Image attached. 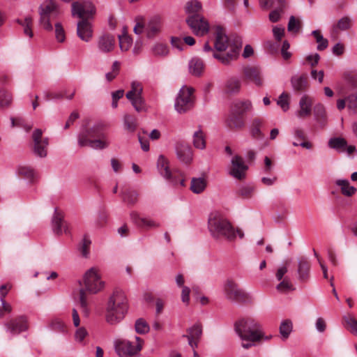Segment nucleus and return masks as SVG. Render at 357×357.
<instances>
[{"mask_svg": "<svg viewBox=\"0 0 357 357\" xmlns=\"http://www.w3.org/2000/svg\"><path fill=\"white\" fill-rule=\"evenodd\" d=\"M310 264L307 258L301 257L298 259L296 269L298 280L300 282H306L310 278Z\"/></svg>", "mask_w": 357, "mask_h": 357, "instance_id": "26", "label": "nucleus"}, {"mask_svg": "<svg viewBox=\"0 0 357 357\" xmlns=\"http://www.w3.org/2000/svg\"><path fill=\"white\" fill-rule=\"evenodd\" d=\"M301 26V22L299 20L296 19L294 16H291L288 23V31L290 32L297 33Z\"/></svg>", "mask_w": 357, "mask_h": 357, "instance_id": "53", "label": "nucleus"}, {"mask_svg": "<svg viewBox=\"0 0 357 357\" xmlns=\"http://www.w3.org/2000/svg\"><path fill=\"white\" fill-rule=\"evenodd\" d=\"M89 248V240L86 235L84 236L82 242L77 247L78 251L80 252L82 257L86 258L88 257V252Z\"/></svg>", "mask_w": 357, "mask_h": 357, "instance_id": "52", "label": "nucleus"}, {"mask_svg": "<svg viewBox=\"0 0 357 357\" xmlns=\"http://www.w3.org/2000/svg\"><path fill=\"white\" fill-rule=\"evenodd\" d=\"M17 22L23 26L25 35L29 36L30 38L33 37V34L31 30L33 20L31 17H26L24 21L17 20Z\"/></svg>", "mask_w": 357, "mask_h": 357, "instance_id": "47", "label": "nucleus"}, {"mask_svg": "<svg viewBox=\"0 0 357 357\" xmlns=\"http://www.w3.org/2000/svg\"><path fill=\"white\" fill-rule=\"evenodd\" d=\"M241 87V81L238 78L231 77L225 84V91L229 94L237 93L240 91Z\"/></svg>", "mask_w": 357, "mask_h": 357, "instance_id": "36", "label": "nucleus"}, {"mask_svg": "<svg viewBox=\"0 0 357 357\" xmlns=\"http://www.w3.org/2000/svg\"><path fill=\"white\" fill-rule=\"evenodd\" d=\"M78 144L80 147L87 146L89 144V130L88 122H85L79 131L77 137Z\"/></svg>", "mask_w": 357, "mask_h": 357, "instance_id": "35", "label": "nucleus"}, {"mask_svg": "<svg viewBox=\"0 0 357 357\" xmlns=\"http://www.w3.org/2000/svg\"><path fill=\"white\" fill-rule=\"evenodd\" d=\"M289 47H290L289 43L287 40L283 42L282 49H281V54H282L283 59L285 60L289 59L291 56V54L288 51L289 49Z\"/></svg>", "mask_w": 357, "mask_h": 357, "instance_id": "61", "label": "nucleus"}, {"mask_svg": "<svg viewBox=\"0 0 357 357\" xmlns=\"http://www.w3.org/2000/svg\"><path fill=\"white\" fill-rule=\"evenodd\" d=\"M151 53L155 56L165 57L169 54V49L166 44L157 43L154 44L151 49Z\"/></svg>", "mask_w": 357, "mask_h": 357, "instance_id": "38", "label": "nucleus"}, {"mask_svg": "<svg viewBox=\"0 0 357 357\" xmlns=\"http://www.w3.org/2000/svg\"><path fill=\"white\" fill-rule=\"evenodd\" d=\"M315 327L318 332L324 333L326 328L325 320L321 317L318 318L315 323Z\"/></svg>", "mask_w": 357, "mask_h": 357, "instance_id": "64", "label": "nucleus"}, {"mask_svg": "<svg viewBox=\"0 0 357 357\" xmlns=\"http://www.w3.org/2000/svg\"><path fill=\"white\" fill-rule=\"evenodd\" d=\"M235 331L243 341L242 347L249 349L255 342L261 340H269L272 336L265 335L261 324L252 318L243 319L235 324Z\"/></svg>", "mask_w": 357, "mask_h": 357, "instance_id": "2", "label": "nucleus"}, {"mask_svg": "<svg viewBox=\"0 0 357 357\" xmlns=\"http://www.w3.org/2000/svg\"><path fill=\"white\" fill-rule=\"evenodd\" d=\"M207 185V181L204 177L192 178L190 183V190L195 194H200L204 191Z\"/></svg>", "mask_w": 357, "mask_h": 357, "instance_id": "33", "label": "nucleus"}, {"mask_svg": "<svg viewBox=\"0 0 357 357\" xmlns=\"http://www.w3.org/2000/svg\"><path fill=\"white\" fill-rule=\"evenodd\" d=\"M128 310V301L125 292L121 289H114L106 303V321L110 325L120 323L124 319Z\"/></svg>", "mask_w": 357, "mask_h": 357, "instance_id": "3", "label": "nucleus"}, {"mask_svg": "<svg viewBox=\"0 0 357 357\" xmlns=\"http://www.w3.org/2000/svg\"><path fill=\"white\" fill-rule=\"evenodd\" d=\"M208 229L213 237L219 238L225 237L233 240L236 234L243 238L244 233L240 229H234L230 223L218 212L211 213L208 218Z\"/></svg>", "mask_w": 357, "mask_h": 357, "instance_id": "5", "label": "nucleus"}, {"mask_svg": "<svg viewBox=\"0 0 357 357\" xmlns=\"http://www.w3.org/2000/svg\"><path fill=\"white\" fill-rule=\"evenodd\" d=\"M52 223L53 231L56 234L61 235L63 233H70V229L68 222L64 221L63 214L58 211L56 208L55 209Z\"/></svg>", "mask_w": 357, "mask_h": 357, "instance_id": "20", "label": "nucleus"}, {"mask_svg": "<svg viewBox=\"0 0 357 357\" xmlns=\"http://www.w3.org/2000/svg\"><path fill=\"white\" fill-rule=\"evenodd\" d=\"M204 61L200 58L193 57L189 61V72L194 76H200L204 72Z\"/></svg>", "mask_w": 357, "mask_h": 357, "instance_id": "30", "label": "nucleus"}, {"mask_svg": "<svg viewBox=\"0 0 357 357\" xmlns=\"http://www.w3.org/2000/svg\"><path fill=\"white\" fill-rule=\"evenodd\" d=\"M12 100L11 94L7 91L0 89V109L8 107L11 105Z\"/></svg>", "mask_w": 357, "mask_h": 357, "instance_id": "44", "label": "nucleus"}, {"mask_svg": "<svg viewBox=\"0 0 357 357\" xmlns=\"http://www.w3.org/2000/svg\"><path fill=\"white\" fill-rule=\"evenodd\" d=\"M214 34L213 45L217 52H213V58L224 65H229L238 58L241 45L238 43H231L225 30L220 26L216 28Z\"/></svg>", "mask_w": 357, "mask_h": 357, "instance_id": "1", "label": "nucleus"}, {"mask_svg": "<svg viewBox=\"0 0 357 357\" xmlns=\"http://www.w3.org/2000/svg\"><path fill=\"white\" fill-rule=\"evenodd\" d=\"M273 33L278 41H280L284 33V29L280 26H274Z\"/></svg>", "mask_w": 357, "mask_h": 357, "instance_id": "63", "label": "nucleus"}, {"mask_svg": "<svg viewBox=\"0 0 357 357\" xmlns=\"http://www.w3.org/2000/svg\"><path fill=\"white\" fill-rule=\"evenodd\" d=\"M194 89L183 86L176 98L174 108L179 114H183L191 109L194 105Z\"/></svg>", "mask_w": 357, "mask_h": 357, "instance_id": "9", "label": "nucleus"}, {"mask_svg": "<svg viewBox=\"0 0 357 357\" xmlns=\"http://www.w3.org/2000/svg\"><path fill=\"white\" fill-rule=\"evenodd\" d=\"M115 46L114 37L109 33L101 35L98 40V47L102 52H109L113 50Z\"/></svg>", "mask_w": 357, "mask_h": 357, "instance_id": "28", "label": "nucleus"}, {"mask_svg": "<svg viewBox=\"0 0 357 357\" xmlns=\"http://www.w3.org/2000/svg\"><path fill=\"white\" fill-rule=\"evenodd\" d=\"M280 334L282 340H287L293 330V323L290 319L283 320L280 325Z\"/></svg>", "mask_w": 357, "mask_h": 357, "instance_id": "37", "label": "nucleus"}, {"mask_svg": "<svg viewBox=\"0 0 357 357\" xmlns=\"http://www.w3.org/2000/svg\"><path fill=\"white\" fill-rule=\"evenodd\" d=\"M263 119L259 117H255L251 120L250 125V132L252 137L255 139H261L263 137V133L261 127L263 125Z\"/></svg>", "mask_w": 357, "mask_h": 357, "instance_id": "31", "label": "nucleus"}, {"mask_svg": "<svg viewBox=\"0 0 357 357\" xmlns=\"http://www.w3.org/2000/svg\"><path fill=\"white\" fill-rule=\"evenodd\" d=\"M123 125L127 131L134 132L137 128V120L133 116L125 114L123 116Z\"/></svg>", "mask_w": 357, "mask_h": 357, "instance_id": "39", "label": "nucleus"}, {"mask_svg": "<svg viewBox=\"0 0 357 357\" xmlns=\"http://www.w3.org/2000/svg\"><path fill=\"white\" fill-rule=\"evenodd\" d=\"M315 118L321 123H325L327 120V114L325 107L321 103L317 104L314 107Z\"/></svg>", "mask_w": 357, "mask_h": 357, "instance_id": "40", "label": "nucleus"}, {"mask_svg": "<svg viewBox=\"0 0 357 357\" xmlns=\"http://www.w3.org/2000/svg\"><path fill=\"white\" fill-rule=\"evenodd\" d=\"M130 218L133 223L139 228L151 229L159 228L161 226L157 220L149 216H141L136 212H132Z\"/></svg>", "mask_w": 357, "mask_h": 357, "instance_id": "19", "label": "nucleus"}, {"mask_svg": "<svg viewBox=\"0 0 357 357\" xmlns=\"http://www.w3.org/2000/svg\"><path fill=\"white\" fill-rule=\"evenodd\" d=\"M142 91L143 88L141 83L135 81L131 83V89L126 93V98L130 101L137 112H142L144 109Z\"/></svg>", "mask_w": 357, "mask_h": 357, "instance_id": "11", "label": "nucleus"}, {"mask_svg": "<svg viewBox=\"0 0 357 357\" xmlns=\"http://www.w3.org/2000/svg\"><path fill=\"white\" fill-rule=\"evenodd\" d=\"M312 98L307 95H303L299 100V109L296 112L298 118L303 119L310 115L312 106Z\"/></svg>", "mask_w": 357, "mask_h": 357, "instance_id": "27", "label": "nucleus"}, {"mask_svg": "<svg viewBox=\"0 0 357 357\" xmlns=\"http://www.w3.org/2000/svg\"><path fill=\"white\" fill-rule=\"evenodd\" d=\"M135 330L139 334H146L150 331V326L144 319H138L135 324Z\"/></svg>", "mask_w": 357, "mask_h": 357, "instance_id": "46", "label": "nucleus"}, {"mask_svg": "<svg viewBox=\"0 0 357 357\" xmlns=\"http://www.w3.org/2000/svg\"><path fill=\"white\" fill-rule=\"evenodd\" d=\"M202 335V326L199 323H196L187 329V334L183 337L188 339L189 345L194 349L197 347Z\"/></svg>", "mask_w": 357, "mask_h": 357, "instance_id": "22", "label": "nucleus"}, {"mask_svg": "<svg viewBox=\"0 0 357 357\" xmlns=\"http://www.w3.org/2000/svg\"><path fill=\"white\" fill-rule=\"evenodd\" d=\"M248 167L245 164L242 157L236 155L233 156L228 167V174L233 178L238 180H243L245 177Z\"/></svg>", "mask_w": 357, "mask_h": 357, "instance_id": "15", "label": "nucleus"}, {"mask_svg": "<svg viewBox=\"0 0 357 357\" xmlns=\"http://www.w3.org/2000/svg\"><path fill=\"white\" fill-rule=\"evenodd\" d=\"M87 334H88V333L84 328L81 327V328H78L76 331L75 335L76 341L79 342H82L84 340V337L87 335Z\"/></svg>", "mask_w": 357, "mask_h": 357, "instance_id": "62", "label": "nucleus"}, {"mask_svg": "<svg viewBox=\"0 0 357 357\" xmlns=\"http://www.w3.org/2000/svg\"><path fill=\"white\" fill-rule=\"evenodd\" d=\"M193 144L194 146L199 149H204L206 147V141L203 132L202 130L195 131L193 134Z\"/></svg>", "mask_w": 357, "mask_h": 357, "instance_id": "43", "label": "nucleus"}, {"mask_svg": "<svg viewBox=\"0 0 357 357\" xmlns=\"http://www.w3.org/2000/svg\"><path fill=\"white\" fill-rule=\"evenodd\" d=\"M291 84L295 91H304L307 87V77L305 75H294L291 79Z\"/></svg>", "mask_w": 357, "mask_h": 357, "instance_id": "34", "label": "nucleus"}, {"mask_svg": "<svg viewBox=\"0 0 357 357\" xmlns=\"http://www.w3.org/2000/svg\"><path fill=\"white\" fill-rule=\"evenodd\" d=\"M347 107L354 113H357V94H351L346 98Z\"/></svg>", "mask_w": 357, "mask_h": 357, "instance_id": "56", "label": "nucleus"}, {"mask_svg": "<svg viewBox=\"0 0 357 357\" xmlns=\"http://www.w3.org/2000/svg\"><path fill=\"white\" fill-rule=\"evenodd\" d=\"M119 47L121 51H128L132 44V39L127 34L119 36Z\"/></svg>", "mask_w": 357, "mask_h": 357, "instance_id": "48", "label": "nucleus"}, {"mask_svg": "<svg viewBox=\"0 0 357 357\" xmlns=\"http://www.w3.org/2000/svg\"><path fill=\"white\" fill-rule=\"evenodd\" d=\"M186 22L196 36H203L209 31L208 20L200 15L188 16Z\"/></svg>", "mask_w": 357, "mask_h": 357, "instance_id": "12", "label": "nucleus"}, {"mask_svg": "<svg viewBox=\"0 0 357 357\" xmlns=\"http://www.w3.org/2000/svg\"><path fill=\"white\" fill-rule=\"evenodd\" d=\"M276 289L280 292H286L292 290L293 286L289 279L284 278L277 285Z\"/></svg>", "mask_w": 357, "mask_h": 357, "instance_id": "57", "label": "nucleus"}, {"mask_svg": "<svg viewBox=\"0 0 357 357\" xmlns=\"http://www.w3.org/2000/svg\"><path fill=\"white\" fill-rule=\"evenodd\" d=\"M335 183L340 187L341 193L345 197H352L357 191L354 186L350 185L347 179H337Z\"/></svg>", "mask_w": 357, "mask_h": 357, "instance_id": "32", "label": "nucleus"}, {"mask_svg": "<svg viewBox=\"0 0 357 357\" xmlns=\"http://www.w3.org/2000/svg\"><path fill=\"white\" fill-rule=\"evenodd\" d=\"M102 128L103 125L100 128L95 126L91 129V149L102 150L109 146V142Z\"/></svg>", "mask_w": 357, "mask_h": 357, "instance_id": "14", "label": "nucleus"}, {"mask_svg": "<svg viewBox=\"0 0 357 357\" xmlns=\"http://www.w3.org/2000/svg\"><path fill=\"white\" fill-rule=\"evenodd\" d=\"M351 25V20L348 17H344L339 20L337 23V28L340 30H347L350 28Z\"/></svg>", "mask_w": 357, "mask_h": 357, "instance_id": "58", "label": "nucleus"}, {"mask_svg": "<svg viewBox=\"0 0 357 357\" xmlns=\"http://www.w3.org/2000/svg\"><path fill=\"white\" fill-rule=\"evenodd\" d=\"M135 26H134L133 31L135 34L139 35L145 32V20L144 18L138 16L135 18Z\"/></svg>", "mask_w": 357, "mask_h": 357, "instance_id": "54", "label": "nucleus"}, {"mask_svg": "<svg viewBox=\"0 0 357 357\" xmlns=\"http://www.w3.org/2000/svg\"><path fill=\"white\" fill-rule=\"evenodd\" d=\"M255 188L252 185H244L239 188L238 194L245 199L250 198L254 192Z\"/></svg>", "mask_w": 357, "mask_h": 357, "instance_id": "49", "label": "nucleus"}, {"mask_svg": "<svg viewBox=\"0 0 357 357\" xmlns=\"http://www.w3.org/2000/svg\"><path fill=\"white\" fill-rule=\"evenodd\" d=\"M33 142V151L35 155L40 158H45L47 153L49 140L47 137H43V131L40 129H36L32 134Z\"/></svg>", "mask_w": 357, "mask_h": 357, "instance_id": "16", "label": "nucleus"}, {"mask_svg": "<svg viewBox=\"0 0 357 357\" xmlns=\"http://www.w3.org/2000/svg\"><path fill=\"white\" fill-rule=\"evenodd\" d=\"M172 178H175L176 180L183 181V182H178V181L174 182L171 179H166V180L168 181L169 182L172 183L173 185H178L179 184L181 186L184 185V178H183L182 174L179 171H177V170L172 171Z\"/></svg>", "mask_w": 357, "mask_h": 357, "instance_id": "60", "label": "nucleus"}, {"mask_svg": "<svg viewBox=\"0 0 357 357\" xmlns=\"http://www.w3.org/2000/svg\"><path fill=\"white\" fill-rule=\"evenodd\" d=\"M123 199L128 204H133L137 200V193L135 191H128L123 194Z\"/></svg>", "mask_w": 357, "mask_h": 357, "instance_id": "59", "label": "nucleus"}, {"mask_svg": "<svg viewBox=\"0 0 357 357\" xmlns=\"http://www.w3.org/2000/svg\"><path fill=\"white\" fill-rule=\"evenodd\" d=\"M39 24L46 31H52L51 19L57 17L60 13V6L55 0H45L38 7Z\"/></svg>", "mask_w": 357, "mask_h": 357, "instance_id": "7", "label": "nucleus"}, {"mask_svg": "<svg viewBox=\"0 0 357 357\" xmlns=\"http://www.w3.org/2000/svg\"><path fill=\"white\" fill-rule=\"evenodd\" d=\"M162 18L159 15H154L145 22V33L149 38L156 36L161 30Z\"/></svg>", "mask_w": 357, "mask_h": 357, "instance_id": "23", "label": "nucleus"}, {"mask_svg": "<svg viewBox=\"0 0 357 357\" xmlns=\"http://www.w3.org/2000/svg\"><path fill=\"white\" fill-rule=\"evenodd\" d=\"M73 17L79 19L77 24V35L82 40H89V9L86 2L74 1L71 4Z\"/></svg>", "mask_w": 357, "mask_h": 357, "instance_id": "6", "label": "nucleus"}, {"mask_svg": "<svg viewBox=\"0 0 357 357\" xmlns=\"http://www.w3.org/2000/svg\"><path fill=\"white\" fill-rule=\"evenodd\" d=\"M17 174L30 181H33L36 176L34 170L28 166H19L17 168Z\"/></svg>", "mask_w": 357, "mask_h": 357, "instance_id": "41", "label": "nucleus"}, {"mask_svg": "<svg viewBox=\"0 0 357 357\" xmlns=\"http://www.w3.org/2000/svg\"><path fill=\"white\" fill-rule=\"evenodd\" d=\"M254 110L252 101L249 99H237L230 107L226 119L227 126L232 130H242L246 124V117Z\"/></svg>", "mask_w": 357, "mask_h": 357, "instance_id": "4", "label": "nucleus"}, {"mask_svg": "<svg viewBox=\"0 0 357 357\" xmlns=\"http://www.w3.org/2000/svg\"><path fill=\"white\" fill-rule=\"evenodd\" d=\"M279 105L284 112H287L289 109V96L288 93L283 92L280 94L277 101Z\"/></svg>", "mask_w": 357, "mask_h": 357, "instance_id": "50", "label": "nucleus"}, {"mask_svg": "<svg viewBox=\"0 0 357 357\" xmlns=\"http://www.w3.org/2000/svg\"><path fill=\"white\" fill-rule=\"evenodd\" d=\"M178 158L183 163L188 164L192 160V151L186 144H178L176 148Z\"/></svg>", "mask_w": 357, "mask_h": 357, "instance_id": "29", "label": "nucleus"}, {"mask_svg": "<svg viewBox=\"0 0 357 357\" xmlns=\"http://www.w3.org/2000/svg\"><path fill=\"white\" fill-rule=\"evenodd\" d=\"M105 287V282L102 278L100 271L97 268H91V294H96Z\"/></svg>", "mask_w": 357, "mask_h": 357, "instance_id": "21", "label": "nucleus"}, {"mask_svg": "<svg viewBox=\"0 0 357 357\" xmlns=\"http://www.w3.org/2000/svg\"><path fill=\"white\" fill-rule=\"evenodd\" d=\"M157 169L159 174L165 179H171L174 182H183L181 180H176L175 178H172V170L169 169L168 160L162 155H159L157 160Z\"/></svg>", "mask_w": 357, "mask_h": 357, "instance_id": "25", "label": "nucleus"}, {"mask_svg": "<svg viewBox=\"0 0 357 357\" xmlns=\"http://www.w3.org/2000/svg\"><path fill=\"white\" fill-rule=\"evenodd\" d=\"M4 326L6 331L12 335H17L26 331L29 328V324L26 317L20 315L10 319L5 322Z\"/></svg>", "mask_w": 357, "mask_h": 357, "instance_id": "17", "label": "nucleus"}, {"mask_svg": "<svg viewBox=\"0 0 357 357\" xmlns=\"http://www.w3.org/2000/svg\"><path fill=\"white\" fill-rule=\"evenodd\" d=\"M328 146L340 153H347L351 154L355 152L356 147L348 145L347 141L342 137L332 138L328 142Z\"/></svg>", "mask_w": 357, "mask_h": 357, "instance_id": "24", "label": "nucleus"}, {"mask_svg": "<svg viewBox=\"0 0 357 357\" xmlns=\"http://www.w3.org/2000/svg\"><path fill=\"white\" fill-rule=\"evenodd\" d=\"M114 344L115 351L119 357H132L142 351L144 341L140 337L135 335L134 340L116 339Z\"/></svg>", "mask_w": 357, "mask_h": 357, "instance_id": "8", "label": "nucleus"}, {"mask_svg": "<svg viewBox=\"0 0 357 357\" xmlns=\"http://www.w3.org/2000/svg\"><path fill=\"white\" fill-rule=\"evenodd\" d=\"M202 9V4L197 0H191L186 3L185 12L189 16L192 15H199L198 13Z\"/></svg>", "mask_w": 357, "mask_h": 357, "instance_id": "42", "label": "nucleus"}, {"mask_svg": "<svg viewBox=\"0 0 357 357\" xmlns=\"http://www.w3.org/2000/svg\"><path fill=\"white\" fill-rule=\"evenodd\" d=\"M223 294L231 302L243 303L249 298L248 294L233 280L227 279L222 285Z\"/></svg>", "mask_w": 357, "mask_h": 357, "instance_id": "10", "label": "nucleus"}, {"mask_svg": "<svg viewBox=\"0 0 357 357\" xmlns=\"http://www.w3.org/2000/svg\"><path fill=\"white\" fill-rule=\"evenodd\" d=\"M55 38L59 43H63L66 39L65 30L61 22H56L54 24Z\"/></svg>", "mask_w": 357, "mask_h": 357, "instance_id": "51", "label": "nucleus"}, {"mask_svg": "<svg viewBox=\"0 0 357 357\" xmlns=\"http://www.w3.org/2000/svg\"><path fill=\"white\" fill-rule=\"evenodd\" d=\"M243 79L248 83L257 87H261L264 84V78L262 70L255 66H247L243 68Z\"/></svg>", "mask_w": 357, "mask_h": 357, "instance_id": "13", "label": "nucleus"}, {"mask_svg": "<svg viewBox=\"0 0 357 357\" xmlns=\"http://www.w3.org/2000/svg\"><path fill=\"white\" fill-rule=\"evenodd\" d=\"M343 319L347 326H349L352 333L357 335V320L351 314H347L343 317Z\"/></svg>", "mask_w": 357, "mask_h": 357, "instance_id": "55", "label": "nucleus"}, {"mask_svg": "<svg viewBox=\"0 0 357 357\" xmlns=\"http://www.w3.org/2000/svg\"><path fill=\"white\" fill-rule=\"evenodd\" d=\"M80 286L79 292V301L84 312L88 313V297L89 295V270L86 271L83 279L78 281Z\"/></svg>", "mask_w": 357, "mask_h": 357, "instance_id": "18", "label": "nucleus"}, {"mask_svg": "<svg viewBox=\"0 0 357 357\" xmlns=\"http://www.w3.org/2000/svg\"><path fill=\"white\" fill-rule=\"evenodd\" d=\"M312 35L315 38L317 43H318L317 50L322 51L327 48L328 45V41L324 38L319 30H314L312 32Z\"/></svg>", "mask_w": 357, "mask_h": 357, "instance_id": "45", "label": "nucleus"}]
</instances>
